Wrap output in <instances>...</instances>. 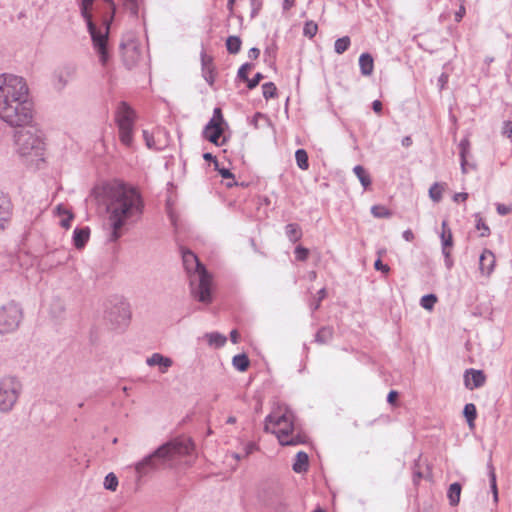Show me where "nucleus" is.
I'll return each instance as SVG.
<instances>
[{"instance_id": "nucleus-57", "label": "nucleus", "mask_w": 512, "mask_h": 512, "mask_svg": "<svg viewBox=\"0 0 512 512\" xmlns=\"http://www.w3.org/2000/svg\"><path fill=\"white\" fill-rule=\"evenodd\" d=\"M398 398V393L395 390H391L387 396V401L390 404H394Z\"/></svg>"}, {"instance_id": "nucleus-40", "label": "nucleus", "mask_w": 512, "mask_h": 512, "mask_svg": "<svg viewBox=\"0 0 512 512\" xmlns=\"http://www.w3.org/2000/svg\"><path fill=\"white\" fill-rule=\"evenodd\" d=\"M104 487L110 491H116L118 487V478L114 473H109L104 479Z\"/></svg>"}, {"instance_id": "nucleus-42", "label": "nucleus", "mask_w": 512, "mask_h": 512, "mask_svg": "<svg viewBox=\"0 0 512 512\" xmlns=\"http://www.w3.org/2000/svg\"><path fill=\"white\" fill-rule=\"evenodd\" d=\"M318 31V25L314 21H307L304 24L303 34L308 38H313Z\"/></svg>"}, {"instance_id": "nucleus-46", "label": "nucleus", "mask_w": 512, "mask_h": 512, "mask_svg": "<svg viewBox=\"0 0 512 512\" xmlns=\"http://www.w3.org/2000/svg\"><path fill=\"white\" fill-rule=\"evenodd\" d=\"M123 6L126 10L130 11L133 16L138 14L137 0H123Z\"/></svg>"}, {"instance_id": "nucleus-22", "label": "nucleus", "mask_w": 512, "mask_h": 512, "mask_svg": "<svg viewBox=\"0 0 512 512\" xmlns=\"http://www.w3.org/2000/svg\"><path fill=\"white\" fill-rule=\"evenodd\" d=\"M89 228H76L73 232V241L76 248H82L89 239Z\"/></svg>"}, {"instance_id": "nucleus-44", "label": "nucleus", "mask_w": 512, "mask_h": 512, "mask_svg": "<svg viewBox=\"0 0 512 512\" xmlns=\"http://www.w3.org/2000/svg\"><path fill=\"white\" fill-rule=\"evenodd\" d=\"M436 302L437 297L434 294L425 295L420 300L421 306L426 310H431Z\"/></svg>"}, {"instance_id": "nucleus-24", "label": "nucleus", "mask_w": 512, "mask_h": 512, "mask_svg": "<svg viewBox=\"0 0 512 512\" xmlns=\"http://www.w3.org/2000/svg\"><path fill=\"white\" fill-rule=\"evenodd\" d=\"M354 174L359 179L364 189H367L371 185V178L365 168L361 165H357L353 168Z\"/></svg>"}, {"instance_id": "nucleus-25", "label": "nucleus", "mask_w": 512, "mask_h": 512, "mask_svg": "<svg viewBox=\"0 0 512 512\" xmlns=\"http://www.w3.org/2000/svg\"><path fill=\"white\" fill-rule=\"evenodd\" d=\"M441 242L442 250H448L453 245L452 232L446 221L442 222Z\"/></svg>"}, {"instance_id": "nucleus-30", "label": "nucleus", "mask_w": 512, "mask_h": 512, "mask_svg": "<svg viewBox=\"0 0 512 512\" xmlns=\"http://www.w3.org/2000/svg\"><path fill=\"white\" fill-rule=\"evenodd\" d=\"M333 337V329L331 327L325 326L319 329L316 333L315 341L319 344L328 343Z\"/></svg>"}, {"instance_id": "nucleus-50", "label": "nucleus", "mask_w": 512, "mask_h": 512, "mask_svg": "<svg viewBox=\"0 0 512 512\" xmlns=\"http://www.w3.org/2000/svg\"><path fill=\"white\" fill-rule=\"evenodd\" d=\"M262 79L263 75L261 73H256L252 79L248 78V80L246 81L247 87L249 89H254Z\"/></svg>"}, {"instance_id": "nucleus-63", "label": "nucleus", "mask_w": 512, "mask_h": 512, "mask_svg": "<svg viewBox=\"0 0 512 512\" xmlns=\"http://www.w3.org/2000/svg\"><path fill=\"white\" fill-rule=\"evenodd\" d=\"M403 238L406 240V241H412L414 239V234L413 232L408 229V230H405L402 234Z\"/></svg>"}, {"instance_id": "nucleus-12", "label": "nucleus", "mask_w": 512, "mask_h": 512, "mask_svg": "<svg viewBox=\"0 0 512 512\" xmlns=\"http://www.w3.org/2000/svg\"><path fill=\"white\" fill-rule=\"evenodd\" d=\"M224 123L222 111L215 108L213 116L203 130L204 137L211 143L218 144V140L223 133L222 124Z\"/></svg>"}, {"instance_id": "nucleus-59", "label": "nucleus", "mask_w": 512, "mask_h": 512, "mask_svg": "<svg viewBox=\"0 0 512 512\" xmlns=\"http://www.w3.org/2000/svg\"><path fill=\"white\" fill-rule=\"evenodd\" d=\"M219 171V173L221 174V176L224 178V179H229V178H233V174L230 172V170L226 169V168H222V169H217Z\"/></svg>"}, {"instance_id": "nucleus-45", "label": "nucleus", "mask_w": 512, "mask_h": 512, "mask_svg": "<svg viewBox=\"0 0 512 512\" xmlns=\"http://www.w3.org/2000/svg\"><path fill=\"white\" fill-rule=\"evenodd\" d=\"M143 138L145 140L146 146L149 149H155V150L161 149V147L156 144L154 135L150 134L147 130H143Z\"/></svg>"}, {"instance_id": "nucleus-11", "label": "nucleus", "mask_w": 512, "mask_h": 512, "mask_svg": "<svg viewBox=\"0 0 512 512\" xmlns=\"http://www.w3.org/2000/svg\"><path fill=\"white\" fill-rule=\"evenodd\" d=\"M106 318L118 328L126 327L131 318L130 304L125 299L116 297L107 308Z\"/></svg>"}, {"instance_id": "nucleus-58", "label": "nucleus", "mask_w": 512, "mask_h": 512, "mask_svg": "<svg viewBox=\"0 0 512 512\" xmlns=\"http://www.w3.org/2000/svg\"><path fill=\"white\" fill-rule=\"evenodd\" d=\"M259 55H260V50L256 47H253L248 51V57L250 59H257L259 57Z\"/></svg>"}, {"instance_id": "nucleus-20", "label": "nucleus", "mask_w": 512, "mask_h": 512, "mask_svg": "<svg viewBox=\"0 0 512 512\" xmlns=\"http://www.w3.org/2000/svg\"><path fill=\"white\" fill-rule=\"evenodd\" d=\"M359 67L363 76H370L374 69V60L369 53H362L359 57Z\"/></svg>"}, {"instance_id": "nucleus-29", "label": "nucleus", "mask_w": 512, "mask_h": 512, "mask_svg": "<svg viewBox=\"0 0 512 512\" xmlns=\"http://www.w3.org/2000/svg\"><path fill=\"white\" fill-rule=\"evenodd\" d=\"M232 364L236 370L244 372L248 369L250 361L246 354H238L233 357Z\"/></svg>"}, {"instance_id": "nucleus-64", "label": "nucleus", "mask_w": 512, "mask_h": 512, "mask_svg": "<svg viewBox=\"0 0 512 512\" xmlns=\"http://www.w3.org/2000/svg\"><path fill=\"white\" fill-rule=\"evenodd\" d=\"M256 449V445L254 443H248L245 446V456H248Z\"/></svg>"}, {"instance_id": "nucleus-2", "label": "nucleus", "mask_w": 512, "mask_h": 512, "mask_svg": "<svg viewBox=\"0 0 512 512\" xmlns=\"http://www.w3.org/2000/svg\"><path fill=\"white\" fill-rule=\"evenodd\" d=\"M24 78L14 74L0 75V119L12 127L32 122L33 107Z\"/></svg>"}, {"instance_id": "nucleus-60", "label": "nucleus", "mask_w": 512, "mask_h": 512, "mask_svg": "<svg viewBox=\"0 0 512 512\" xmlns=\"http://www.w3.org/2000/svg\"><path fill=\"white\" fill-rule=\"evenodd\" d=\"M372 108H373L375 113L380 114L381 111H382V103H381V101H379V100L373 101Z\"/></svg>"}, {"instance_id": "nucleus-19", "label": "nucleus", "mask_w": 512, "mask_h": 512, "mask_svg": "<svg viewBox=\"0 0 512 512\" xmlns=\"http://www.w3.org/2000/svg\"><path fill=\"white\" fill-rule=\"evenodd\" d=\"M11 217V202L7 196L0 194V230L5 228Z\"/></svg>"}, {"instance_id": "nucleus-41", "label": "nucleus", "mask_w": 512, "mask_h": 512, "mask_svg": "<svg viewBox=\"0 0 512 512\" xmlns=\"http://www.w3.org/2000/svg\"><path fill=\"white\" fill-rule=\"evenodd\" d=\"M475 218H476V228H477V230L481 231L480 236L481 237L489 236L490 228L486 225V223L484 222V220L482 219L480 214L479 213L475 214Z\"/></svg>"}, {"instance_id": "nucleus-38", "label": "nucleus", "mask_w": 512, "mask_h": 512, "mask_svg": "<svg viewBox=\"0 0 512 512\" xmlns=\"http://www.w3.org/2000/svg\"><path fill=\"white\" fill-rule=\"evenodd\" d=\"M263 97L265 99L274 98L277 95V88L273 82H267L262 85Z\"/></svg>"}, {"instance_id": "nucleus-17", "label": "nucleus", "mask_w": 512, "mask_h": 512, "mask_svg": "<svg viewBox=\"0 0 512 512\" xmlns=\"http://www.w3.org/2000/svg\"><path fill=\"white\" fill-rule=\"evenodd\" d=\"M495 266V255L492 251L485 249L479 258V269L483 275L489 276Z\"/></svg>"}, {"instance_id": "nucleus-6", "label": "nucleus", "mask_w": 512, "mask_h": 512, "mask_svg": "<svg viewBox=\"0 0 512 512\" xmlns=\"http://www.w3.org/2000/svg\"><path fill=\"white\" fill-rule=\"evenodd\" d=\"M183 265L190 275L191 293L198 301L210 303L211 296V276L205 266L199 261L198 257L192 251L182 252Z\"/></svg>"}, {"instance_id": "nucleus-3", "label": "nucleus", "mask_w": 512, "mask_h": 512, "mask_svg": "<svg viewBox=\"0 0 512 512\" xmlns=\"http://www.w3.org/2000/svg\"><path fill=\"white\" fill-rule=\"evenodd\" d=\"M81 15L86 21L94 49L100 62L105 65L109 59L107 50L108 34L115 14V4L111 0H82Z\"/></svg>"}, {"instance_id": "nucleus-36", "label": "nucleus", "mask_w": 512, "mask_h": 512, "mask_svg": "<svg viewBox=\"0 0 512 512\" xmlns=\"http://www.w3.org/2000/svg\"><path fill=\"white\" fill-rule=\"evenodd\" d=\"M488 470H489L490 486H491V490L493 492V499H494V502H498L496 474H495V469H494L491 461L488 463Z\"/></svg>"}, {"instance_id": "nucleus-56", "label": "nucleus", "mask_w": 512, "mask_h": 512, "mask_svg": "<svg viewBox=\"0 0 512 512\" xmlns=\"http://www.w3.org/2000/svg\"><path fill=\"white\" fill-rule=\"evenodd\" d=\"M251 7H252L251 17L254 18L258 14V12L261 8V3L258 2V0H257L256 2H254V5L251 3Z\"/></svg>"}, {"instance_id": "nucleus-1", "label": "nucleus", "mask_w": 512, "mask_h": 512, "mask_svg": "<svg viewBox=\"0 0 512 512\" xmlns=\"http://www.w3.org/2000/svg\"><path fill=\"white\" fill-rule=\"evenodd\" d=\"M107 211L108 240L117 241L123 228L138 222L144 212V200L139 190L123 182H112L104 187Z\"/></svg>"}, {"instance_id": "nucleus-31", "label": "nucleus", "mask_w": 512, "mask_h": 512, "mask_svg": "<svg viewBox=\"0 0 512 512\" xmlns=\"http://www.w3.org/2000/svg\"><path fill=\"white\" fill-rule=\"evenodd\" d=\"M201 59H202V66H203V76H204L205 80L210 85H212L214 82V77H213L212 69H211V59L207 58V56L205 54H202Z\"/></svg>"}, {"instance_id": "nucleus-52", "label": "nucleus", "mask_w": 512, "mask_h": 512, "mask_svg": "<svg viewBox=\"0 0 512 512\" xmlns=\"http://www.w3.org/2000/svg\"><path fill=\"white\" fill-rule=\"evenodd\" d=\"M374 268L378 271H382L384 273H388L390 268L388 265L383 264L380 258H378L374 263Z\"/></svg>"}, {"instance_id": "nucleus-32", "label": "nucleus", "mask_w": 512, "mask_h": 512, "mask_svg": "<svg viewBox=\"0 0 512 512\" xmlns=\"http://www.w3.org/2000/svg\"><path fill=\"white\" fill-rule=\"evenodd\" d=\"M242 41L238 36H229L226 40V48L230 54H237L241 49Z\"/></svg>"}, {"instance_id": "nucleus-53", "label": "nucleus", "mask_w": 512, "mask_h": 512, "mask_svg": "<svg viewBox=\"0 0 512 512\" xmlns=\"http://www.w3.org/2000/svg\"><path fill=\"white\" fill-rule=\"evenodd\" d=\"M496 209H497V212L503 216L509 214L511 211V208L504 204H497Z\"/></svg>"}, {"instance_id": "nucleus-13", "label": "nucleus", "mask_w": 512, "mask_h": 512, "mask_svg": "<svg viewBox=\"0 0 512 512\" xmlns=\"http://www.w3.org/2000/svg\"><path fill=\"white\" fill-rule=\"evenodd\" d=\"M122 56L128 68L133 67L141 57L140 49L135 41L121 44Z\"/></svg>"}, {"instance_id": "nucleus-51", "label": "nucleus", "mask_w": 512, "mask_h": 512, "mask_svg": "<svg viewBox=\"0 0 512 512\" xmlns=\"http://www.w3.org/2000/svg\"><path fill=\"white\" fill-rule=\"evenodd\" d=\"M502 134L508 138L512 137V122L505 121L502 126Z\"/></svg>"}, {"instance_id": "nucleus-9", "label": "nucleus", "mask_w": 512, "mask_h": 512, "mask_svg": "<svg viewBox=\"0 0 512 512\" xmlns=\"http://www.w3.org/2000/svg\"><path fill=\"white\" fill-rule=\"evenodd\" d=\"M21 392L22 383L17 377H2L0 379V412H11L18 402Z\"/></svg>"}, {"instance_id": "nucleus-7", "label": "nucleus", "mask_w": 512, "mask_h": 512, "mask_svg": "<svg viewBox=\"0 0 512 512\" xmlns=\"http://www.w3.org/2000/svg\"><path fill=\"white\" fill-rule=\"evenodd\" d=\"M264 430L275 434L283 446H297L306 441L305 435L295 431L294 415L288 408L280 413L269 414L265 419Z\"/></svg>"}, {"instance_id": "nucleus-4", "label": "nucleus", "mask_w": 512, "mask_h": 512, "mask_svg": "<svg viewBox=\"0 0 512 512\" xmlns=\"http://www.w3.org/2000/svg\"><path fill=\"white\" fill-rule=\"evenodd\" d=\"M194 450V444L188 437H179L167 442L155 450L152 454L137 462L135 472L138 479L148 475L158 467L159 462L172 461L178 457L190 455Z\"/></svg>"}, {"instance_id": "nucleus-28", "label": "nucleus", "mask_w": 512, "mask_h": 512, "mask_svg": "<svg viewBox=\"0 0 512 512\" xmlns=\"http://www.w3.org/2000/svg\"><path fill=\"white\" fill-rule=\"evenodd\" d=\"M205 337L207 338L208 344L216 348L223 347L227 341L226 336L218 332L207 333Z\"/></svg>"}, {"instance_id": "nucleus-33", "label": "nucleus", "mask_w": 512, "mask_h": 512, "mask_svg": "<svg viewBox=\"0 0 512 512\" xmlns=\"http://www.w3.org/2000/svg\"><path fill=\"white\" fill-rule=\"evenodd\" d=\"M295 159L297 166L301 170H307L309 168L308 154L304 149H298L295 152Z\"/></svg>"}, {"instance_id": "nucleus-16", "label": "nucleus", "mask_w": 512, "mask_h": 512, "mask_svg": "<svg viewBox=\"0 0 512 512\" xmlns=\"http://www.w3.org/2000/svg\"><path fill=\"white\" fill-rule=\"evenodd\" d=\"M470 153V142L468 138H463L459 143L460 165L463 174L468 173L470 169H476L475 164L469 163L467 156Z\"/></svg>"}, {"instance_id": "nucleus-37", "label": "nucleus", "mask_w": 512, "mask_h": 512, "mask_svg": "<svg viewBox=\"0 0 512 512\" xmlns=\"http://www.w3.org/2000/svg\"><path fill=\"white\" fill-rule=\"evenodd\" d=\"M57 212L60 216L64 215L65 217L61 219L60 224L63 228H70L71 221L73 220V215L69 213L66 209L61 206L57 207Z\"/></svg>"}, {"instance_id": "nucleus-62", "label": "nucleus", "mask_w": 512, "mask_h": 512, "mask_svg": "<svg viewBox=\"0 0 512 512\" xmlns=\"http://www.w3.org/2000/svg\"><path fill=\"white\" fill-rule=\"evenodd\" d=\"M203 158L206 160V161H213L214 164H215V168L218 169V161L216 160V158L211 154V153H205L203 155Z\"/></svg>"}, {"instance_id": "nucleus-34", "label": "nucleus", "mask_w": 512, "mask_h": 512, "mask_svg": "<svg viewBox=\"0 0 512 512\" xmlns=\"http://www.w3.org/2000/svg\"><path fill=\"white\" fill-rule=\"evenodd\" d=\"M463 414L467 419L469 426L472 427L477 416L476 406L473 403L466 404L464 406Z\"/></svg>"}, {"instance_id": "nucleus-5", "label": "nucleus", "mask_w": 512, "mask_h": 512, "mask_svg": "<svg viewBox=\"0 0 512 512\" xmlns=\"http://www.w3.org/2000/svg\"><path fill=\"white\" fill-rule=\"evenodd\" d=\"M22 125L14 134L16 153L28 164H38L44 161L46 143L44 133L35 125Z\"/></svg>"}, {"instance_id": "nucleus-26", "label": "nucleus", "mask_w": 512, "mask_h": 512, "mask_svg": "<svg viewBox=\"0 0 512 512\" xmlns=\"http://www.w3.org/2000/svg\"><path fill=\"white\" fill-rule=\"evenodd\" d=\"M65 311V304L60 298H53L50 303L49 312L54 318H60Z\"/></svg>"}, {"instance_id": "nucleus-23", "label": "nucleus", "mask_w": 512, "mask_h": 512, "mask_svg": "<svg viewBox=\"0 0 512 512\" xmlns=\"http://www.w3.org/2000/svg\"><path fill=\"white\" fill-rule=\"evenodd\" d=\"M460 495H461V485L457 482L452 483L449 486L447 497L449 499V503L451 506L458 505L460 501Z\"/></svg>"}, {"instance_id": "nucleus-27", "label": "nucleus", "mask_w": 512, "mask_h": 512, "mask_svg": "<svg viewBox=\"0 0 512 512\" xmlns=\"http://www.w3.org/2000/svg\"><path fill=\"white\" fill-rule=\"evenodd\" d=\"M286 236L292 242H297L302 237V231L298 224L290 223L285 227Z\"/></svg>"}, {"instance_id": "nucleus-43", "label": "nucleus", "mask_w": 512, "mask_h": 512, "mask_svg": "<svg viewBox=\"0 0 512 512\" xmlns=\"http://www.w3.org/2000/svg\"><path fill=\"white\" fill-rule=\"evenodd\" d=\"M371 213L376 218H388L391 215L390 211L381 205L372 206Z\"/></svg>"}, {"instance_id": "nucleus-18", "label": "nucleus", "mask_w": 512, "mask_h": 512, "mask_svg": "<svg viewBox=\"0 0 512 512\" xmlns=\"http://www.w3.org/2000/svg\"><path fill=\"white\" fill-rule=\"evenodd\" d=\"M72 74L73 70L68 67L55 71L53 76L54 87L59 91L64 89L68 82L71 80Z\"/></svg>"}, {"instance_id": "nucleus-14", "label": "nucleus", "mask_w": 512, "mask_h": 512, "mask_svg": "<svg viewBox=\"0 0 512 512\" xmlns=\"http://www.w3.org/2000/svg\"><path fill=\"white\" fill-rule=\"evenodd\" d=\"M486 382V376L482 370L468 369L464 374V384L469 390L482 387Z\"/></svg>"}, {"instance_id": "nucleus-10", "label": "nucleus", "mask_w": 512, "mask_h": 512, "mask_svg": "<svg viewBox=\"0 0 512 512\" xmlns=\"http://www.w3.org/2000/svg\"><path fill=\"white\" fill-rule=\"evenodd\" d=\"M23 318L22 308L14 301L0 307V334L14 332Z\"/></svg>"}, {"instance_id": "nucleus-48", "label": "nucleus", "mask_w": 512, "mask_h": 512, "mask_svg": "<svg viewBox=\"0 0 512 512\" xmlns=\"http://www.w3.org/2000/svg\"><path fill=\"white\" fill-rule=\"evenodd\" d=\"M309 250L307 248H304L302 246H298L295 249V256L296 259L299 261H305L308 258Z\"/></svg>"}, {"instance_id": "nucleus-49", "label": "nucleus", "mask_w": 512, "mask_h": 512, "mask_svg": "<svg viewBox=\"0 0 512 512\" xmlns=\"http://www.w3.org/2000/svg\"><path fill=\"white\" fill-rule=\"evenodd\" d=\"M317 295H318L317 300L315 301V303L311 304V309H312V311H316V310H318V309H319L321 301H322V300L326 297V295H327L326 289H325V288L320 289V290L318 291Z\"/></svg>"}, {"instance_id": "nucleus-61", "label": "nucleus", "mask_w": 512, "mask_h": 512, "mask_svg": "<svg viewBox=\"0 0 512 512\" xmlns=\"http://www.w3.org/2000/svg\"><path fill=\"white\" fill-rule=\"evenodd\" d=\"M467 198H468V194L465 192L456 193L453 197L454 201H456V202L465 201V200H467Z\"/></svg>"}, {"instance_id": "nucleus-21", "label": "nucleus", "mask_w": 512, "mask_h": 512, "mask_svg": "<svg viewBox=\"0 0 512 512\" xmlns=\"http://www.w3.org/2000/svg\"><path fill=\"white\" fill-rule=\"evenodd\" d=\"M309 465V458L307 453L299 451L296 454L295 462L293 463V470L296 473L306 472Z\"/></svg>"}, {"instance_id": "nucleus-35", "label": "nucleus", "mask_w": 512, "mask_h": 512, "mask_svg": "<svg viewBox=\"0 0 512 512\" xmlns=\"http://www.w3.org/2000/svg\"><path fill=\"white\" fill-rule=\"evenodd\" d=\"M350 43V38L348 36L338 38L334 43L335 52L337 54H343L345 51L348 50Z\"/></svg>"}, {"instance_id": "nucleus-15", "label": "nucleus", "mask_w": 512, "mask_h": 512, "mask_svg": "<svg viewBox=\"0 0 512 512\" xmlns=\"http://www.w3.org/2000/svg\"><path fill=\"white\" fill-rule=\"evenodd\" d=\"M146 364L150 367L157 366L160 373L165 374L173 365V360L170 357L164 356L161 353H153L146 359Z\"/></svg>"}, {"instance_id": "nucleus-54", "label": "nucleus", "mask_w": 512, "mask_h": 512, "mask_svg": "<svg viewBox=\"0 0 512 512\" xmlns=\"http://www.w3.org/2000/svg\"><path fill=\"white\" fill-rule=\"evenodd\" d=\"M442 252H443V255L445 257V265H446V267L448 269H450L452 267V265H453V261H452V259L450 257V250L449 249L448 250L443 249Z\"/></svg>"}, {"instance_id": "nucleus-8", "label": "nucleus", "mask_w": 512, "mask_h": 512, "mask_svg": "<svg viewBox=\"0 0 512 512\" xmlns=\"http://www.w3.org/2000/svg\"><path fill=\"white\" fill-rule=\"evenodd\" d=\"M135 119V110L126 102H120L115 112V121L117 123L120 141L128 147L133 143Z\"/></svg>"}, {"instance_id": "nucleus-39", "label": "nucleus", "mask_w": 512, "mask_h": 512, "mask_svg": "<svg viewBox=\"0 0 512 512\" xmlns=\"http://www.w3.org/2000/svg\"><path fill=\"white\" fill-rule=\"evenodd\" d=\"M443 187L439 183H434L429 189V196L434 202H439L442 199Z\"/></svg>"}, {"instance_id": "nucleus-47", "label": "nucleus", "mask_w": 512, "mask_h": 512, "mask_svg": "<svg viewBox=\"0 0 512 512\" xmlns=\"http://www.w3.org/2000/svg\"><path fill=\"white\" fill-rule=\"evenodd\" d=\"M252 68V64L250 63H245L243 64L239 70H238V78L243 80V81H247L248 80V71Z\"/></svg>"}, {"instance_id": "nucleus-55", "label": "nucleus", "mask_w": 512, "mask_h": 512, "mask_svg": "<svg viewBox=\"0 0 512 512\" xmlns=\"http://www.w3.org/2000/svg\"><path fill=\"white\" fill-rule=\"evenodd\" d=\"M466 13L465 7L463 5L460 6L459 10L455 12V21L460 22Z\"/></svg>"}]
</instances>
